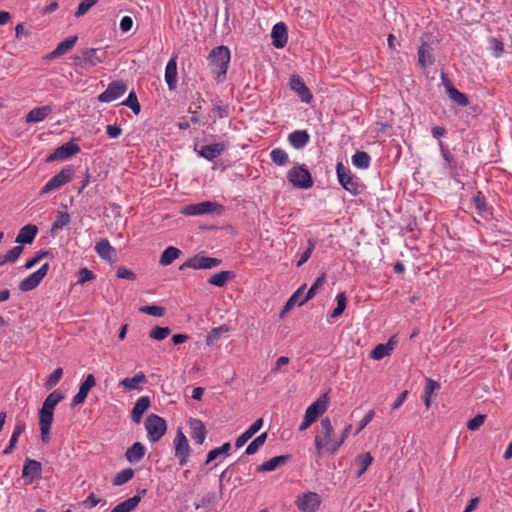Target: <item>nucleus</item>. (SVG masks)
Masks as SVG:
<instances>
[{"instance_id":"nucleus-27","label":"nucleus","mask_w":512,"mask_h":512,"mask_svg":"<svg viewBox=\"0 0 512 512\" xmlns=\"http://www.w3.org/2000/svg\"><path fill=\"white\" fill-rule=\"evenodd\" d=\"M77 40V36H71L66 38L56 46V48L49 54L48 57L50 59H53L66 54L75 46Z\"/></svg>"},{"instance_id":"nucleus-64","label":"nucleus","mask_w":512,"mask_h":512,"mask_svg":"<svg viewBox=\"0 0 512 512\" xmlns=\"http://www.w3.org/2000/svg\"><path fill=\"white\" fill-rule=\"evenodd\" d=\"M23 252L22 246H15L9 250L5 255L8 262H15Z\"/></svg>"},{"instance_id":"nucleus-48","label":"nucleus","mask_w":512,"mask_h":512,"mask_svg":"<svg viewBox=\"0 0 512 512\" xmlns=\"http://www.w3.org/2000/svg\"><path fill=\"white\" fill-rule=\"evenodd\" d=\"M267 439V432H264L257 436L246 448L245 453L247 455L255 454L260 447H262Z\"/></svg>"},{"instance_id":"nucleus-60","label":"nucleus","mask_w":512,"mask_h":512,"mask_svg":"<svg viewBox=\"0 0 512 512\" xmlns=\"http://www.w3.org/2000/svg\"><path fill=\"white\" fill-rule=\"evenodd\" d=\"M78 275L79 278L76 282L77 285H83L85 282L95 279V274L87 268H81Z\"/></svg>"},{"instance_id":"nucleus-14","label":"nucleus","mask_w":512,"mask_h":512,"mask_svg":"<svg viewBox=\"0 0 512 512\" xmlns=\"http://www.w3.org/2000/svg\"><path fill=\"white\" fill-rule=\"evenodd\" d=\"M441 79L445 91L452 102L461 107H465L469 104L468 97L464 93L456 89L453 86L452 82L445 76V74H442Z\"/></svg>"},{"instance_id":"nucleus-24","label":"nucleus","mask_w":512,"mask_h":512,"mask_svg":"<svg viewBox=\"0 0 512 512\" xmlns=\"http://www.w3.org/2000/svg\"><path fill=\"white\" fill-rule=\"evenodd\" d=\"M95 251L101 259L110 263L114 261L115 249L107 239H101L97 242L95 245Z\"/></svg>"},{"instance_id":"nucleus-62","label":"nucleus","mask_w":512,"mask_h":512,"mask_svg":"<svg viewBox=\"0 0 512 512\" xmlns=\"http://www.w3.org/2000/svg\"><path fill=\"white\" fill-rule=\"evenodd\" d=\"M315 248V243L313 240L308 241V247L301 255L300 259L297 262V267L302 266L304 263L308 261V259L311 257V254Z\"/></svg>"},{"instance_id":"nucleus-1","label":"nucleus","mask_w":512,"mask_h":512,"mask_svg":"<svg viewBox=\"0 0 512 512\" xmlns=\"http://www.w3.org/2000/svg\"><path fill=\"white\" fill-rule=\"evenodd\" d=\"M314 443L318 456H321L323 451L334 454L343 444V439L335 436L334 428L328 417L321 420L320 432L315 436Z\"/></svg>"},{"instance_id":"nucleus-56","label":"nucleus","mask_w":512,"mask_h":512,"mask_svg":"<svg viewBox=\"0 0 512 512\" xmlns=\"http://www.w3.org/2000/svg\"><path fill=\"white\" fill-rule=\"evenodd\" d=\"M140 312L155 316V317H162L165 313V310L161 306L157 305H149V306H143L140 309Z\"/></svg>"},{"instance_id":"nucleus-18","label":"nucleus","mask_w":512,"mask_h":512,"mask_svg":"<svg viewBox=\"0 0 512 512\" xmlns=\"http://www.w3.org/2000/svg\"><path fill=\"white\" fill-rule=\"evenodd\" d=\"M291 89L298 94L301 100L305 103H310L313 95L304 83V81L297 75H292L290 78Z\"/></svg>"},{"instance_id":"nucleus-53","label":"nucleus","mask_w":512,"mask_h":512,"mask_svg":"<svg viewBox=\"0 0 512 512\" xmlns=\"http://www.w3.org/2000/svg\"><path fill=\"white\" fill-rule=\"evenodd\" d=\"M473 204L480 215H483L487 211V203L482 192H477L473 196Z\"/></svg>"},{"instance_id":"nucleus-51","label":"nucleus","mask_w":512,"mask_h":512,"mask_svg":"<svg viewBox=\"0 0 512 512\" xmlns=\"http://www.w3.org/2000/svg\"><path fill=\"white\" fill-rule=\"evenodd\" d=\"M63 376V369L57 368L55 369L47 378L44 386L46 390L52 389L54 386H56L59 381L61 380Z\"/></svg>"},{"instance_id":"nucleus-29","label":"nucleus","mask_w":512,"mask_h":512,"mask_svg":"<svg viewBox=\"0 0 512 512\" xmlns=\"http://www.w3.org/2000/svg\"><path fill=\"white\" fill-rule=\"evenodd\" d=\"M309 139V134L305 130H296L290 133L288 136L290 144L296 149H301L306 146L309 142Z\"/></svg>"},{"instance_id":"nucleus-21","label":"nucleus","mask_w":512,"mask_h":512,"mask_svg":"<svg viewBox=\"0 0 512 512\" xmlns=\"http://www.w3.org/2000/svg\"><path fill=\"white\" fill-rule=\"evenodd\" d=\"M225 148L226 146L224 143H213L202 146L198 153L201 157L209 161H213L223 153Z\"/></svg>"},{"instance_id":"nucleus-39","label":"nucleus","mask_w":512,"mask_h":512,"mask_svg":"<svg viewBox=\"0 0 512 512\" xmlns=\"http://www.w3.org/2000/svg\"><path fill=\"white\" fill-rule=\"evenodd\" d=\"M70 215L66 211H58L56 215V219L52 224L51 232L54 233L55 231L63 229L65 226H67L70 223Z\"/></svg>"},{"instance_id":"nucleus-45","label":"nucleus","mask_w":512,"mask_h":512,"mask_svg":"<svg viewBox=\"0 0 512 512\" xmlns=\"http://www.w3.org/2000/svg\"><path fill=\"white\" fill-rule=\"evenodd\" d=\"M228 327L226 325H221L219 327L213 328L206 336V344L213 345L215 344L221 337L223 333L228 332Z\"/></svg>"},{"instance_id":"nucleus-6","label":"nucleus","mask_w":512,"mask_h":512,"mask_svg":"<svg viewBox=\"0 0 512 512\" xmlns=\"http://www.w3.org/2000/svg\"><path fill=\"white\" fill-rule=\"evenodd\" d=\"M336 171L342 187L354 195L358 194L360 185L357 179L352 175L350 169L346 168L342 163H338Z\"/></svg>"},{"instance_id":"nucleus-5","label":"nucleus","mask_w":512,"mask_h":512,"mask_svg":"<svg viewBox=\"0 0 512 512\" xmlns=\"http://www.w3.org/2000/svg\"><path fill=\"white\" fill-rule=\"evenodd\" d=\"M73 178V170L70 167L63 168L59 173L52 177L41 189L40 194L45 195L61 186L69 183Z\"/></svg>"},{"instance_id":"nucleus-22","label":"nucleus","mask_w":512,"mask_h":512,"mask_svg":"<svg viewBox=\"0 0 512 512\" xmlns=\"http://www.w3.org/2000/svg\"><path fill=\"white\" fill-rule=\"evenodd\" d=\"M191 429L190 436L197 444H203L207 430L204 423L199 419H191L189 422Z\"/></svg>"},{"instance_id":"nucleus-33","label":"nucleus","mask_w":512,"mask_h":512,"mask_svg":"<svg viewBox=\"0 0 512 512\" xmlns=\"http://www.w3.org/2000/svg\"><path fill=\"white\" fill-rule=\"evenodd\" d=\"M140 501L141 497L139 495H135L116 505L111 512H131L138 506Z\"/></svg>"},{"instance_id":"nucleus-58","label":"nucleus","mask_w":512,"mask_h":512,"mask_svg":"<svg viewBox=\"0 0 512 512\" xmlns=\"http://www.w3.org/2000/svg\"><path fill=\"white\" fill-rule=\"evenodd\" d=\"M489 43H490V49L492 50L493 56L496 58H499L502 55V53L504 52L503 42L496 38H491L489 40Z\"/></svg>"},{"instance_id":"nucleus-25","label":"nucleus","mask_w":512,"mask_h":512,"mask_svg":"<svg viewBox=\"0 0 512 512\" xmlns=\"http://www.w3.org/2000/svg\"><path fill=\"white\" fill-rule=\"evenodd\" d=\"M150 403V398L148 396H142L137 399L131 412V419L135 423L138 424L141 422L142 416L149 408Z\"/></svg>"},{"instance_id":"nucleus-36","label":"nucleus","mask_w":512,"mask_h":512,"mask_svg":"<svg viewBox=\"0 0 512 512\" xmlns=\"http://www.w3.org/2000/svg\"><path fill=\"white\" fill-rule=\"evenodd\" d=\"M418 63L423 68L433 64V57L426 43H423L418 49Z\"/></svg>"},{"instance_id":"nucleus-49","label":"nucleus","mask_w":512,"mask_h":512,"mask_svg":"<svg viewBox=\"0 0 512 512\" xmlns=\"http://www.w3.org/2000/svg\"><path fill=\"white\" fill-rule=\"evenodd\" d=\"M231 449V444L229 442L224 443L222 446L214 448L210 450L207 454L206 464L214 461L222 454H228Z\"/></svg>"},{"instance_id":"nucleus-41","label":"nucleus","mask_w":512,"mask_h":512,"mask_svg":"<svg viewBox=\"0 0 512 512\" xmlns=\"http://www.w3.org/2000/svg\"><path fill=\"white\" fill-rule=\"evenodd\" d=\"M64 399V395L59 390L51 392L43 402L42 407L54 410L56 405Z\"/></svg>"},{"instance_id":"nucleus-37","label":"nucleus","mask_w":512,"mask_h":512,"mask_svg":"<svg viewBox=\"0 0 512 512\" xmlns=\"http://www.w3.org/2000/svg\"><path fill=\"white\" fill-rule=\"evenodd\" d=\"M326 282V273H322L313 283V285L310 287V289L307 291L306 296L301 299L299 302V306L305 304L307 301L312 299L319 288H321Z\"/></svg>"},{"instance_id":"nucleus-16","label":"nucleus","mask_w":512,"mask_h":512,"mask_svg":"<svg viewBox=\"0 0 512 512\" xmlns=\"http://www.w3.org/2000/svg\"><path fill=\"white\" fill-rule=\"evenodd\" d=\"M96 385V379L93 374H88L81 383L78 393L73 397L70 406L72 408L84 403L89 391Z\"/></svg>"},{"instance_id":"nucleus-11","label":"nucleus","mask_w":512,"mask_h":512,"mask_svg":"<svg viewBox=\"0 0 512 512\" xmlns=\"http://www.w3.org/2000/svg\"><path fill=\"white\" fill-rule=\"evenodd\" d=\"M127 85L123 81L111 82L107 89L98 96V100L103 103L112 102L125 94Z\"/></svg>"},{"instance_id":"nucleus-43","label":"nucleus","mask_w":512,"mask_h":512,"mask_svg":"<svg viewBox=\"0 0 512 512\" xmlns=\"http://www.w3.org/2000/svg\"><path fill=\"white\" fill-rule=\"evenodd\" d=\"M438 388H439V384L436 381H434L430 378L426 379V385H425V389H424L423 399H424V404L427 408L430 407L431 397H432L434 391Z\"/></svg>"},{"instance_id":"nucleus-52","label":"nucleus","mask_w":512,"mask_h":512,"mask_svg":"<svg viewBox=\"0 0 512 512\" xmlns=\"http://www.w3.org/2000/svg\"><path fill=\"white\" fill-rule=\"evenodd\" d=\"M171 333V330L169 327H154L150 333L149 337L153 340L162 341L165 338H167Z\"/></svg>"},{"instance_id":"nucleus-42","label":"nucleus","mask_w":512,"mask_h":512,"mask_svg":"<svg viewBox=\"0 0 512 512\" xmlns=\"http://www.w3.org/2000/svg\"><path fill=\"white\" fill-rule=\"evenodd\" d=\"M134 476V470L131 468H126L118 472L112 480L113 485L121 486L127 482H129Z\"/></svg>"},{"instance_id":"nucleus-32","label":"nucleus","mask_w":512,"mask_h":512,"mask_svg":"<svg viewBox=\"0 0 512 512\" xmlns=\"http://www.w3.org/2000/svg\"><path fill=\"white\" fill-rule=\"evenodd\" d=\"M146 382V376L140 372L134 377H127L120 381L119 385L128 391L139 390L140 385Z\"/></svg>"},{"instance_id":"nucleus-23","label":"nucleus","mask_w":512,"mask_h":512,"mask_svg":"<svg viewBox=\"0 0 512 512\" xmlns=\"http://www.w3.org/2000/svg\"><path fill=\"white\" fill-rule=\"evenodd\" d=\"M165 82L167 83L170 90H173L177 86V57L173 56L168 61L165 68Z\"/></svg>"},{"instance_id":"nucleus-8","label":"nucleus","mask_w":512,"mask_h":512,"mask_svg":"<svg viewBox=\"0 0 512 512\" xmlns=\"http://www.w3.org/2000/svg\"><path fill=\"white\" fill-rule=\"evenodd\" d=\"M49 264H43L37 271L33 272L19 283V289L27 292L35 289L47 275Z\"/></svg>"},{"instance_id":"nucleus-46","label":"nucleus","mask_w":512,"mask_h":512,"mask_svg":"<svg viewBox=\"0 0 512 512\" xmlns=\"http://www.w3.org/2000/svg\"><path fill=\"white\" fill-rule=\"evenodd\" d=\"M372 461L373 458L369 452L361 454L357 457L356 462L360 466L357 477H361L367 471Z\"/></svg>"},{"instance_id":"nucleus-20","label":"nucleus","mask_w":512,"mask_h":512,"mask_svg":"<svg viewBox=\"0 0 512 512\" xmlns=\"http://www.w3.org/2000/svg\"><path fill=\"white\" fill-rule=\"evenodd\" d=\"M42 473V465L40 462L32 459H26L23 470H22V477L23 478H30V482H32L34 479L40 478Z\"/></svg>"},{"instance_id":"nucleus-38","label":"nucleus","mask_w":512,"mask_h":512,"mask_svg":"<svg viewBox=\"0 0 512 512\" xmlns=\"http://www.w3.org/2000/svg\"><path fill=\"white\" fill-rule=\"evenodd\" d=\"M393 347L391 341L386 344H378L371 352L370 357L374 360H381L390 355Z\"/></svg>"},{"instance_id":"nucleus-50","label":"nucleus","mask_w":512,"mask_h":512,"mask_svg":"<svg viewBox=\"0 0 512 512\" xmlns=\"http://www.w3.org/2000/svg\"><path fill=\"white\" fill-rule=\"evenodd\" d=\"M337 306L331 313V318L339 317L345 310L347 298L344 292H340L336 296Z\"/></svg>"},{"instance_id":"nucleus-57","label":"nucleus","mask_w":512,"mask_h":512,"mask_svg":"<svg viewBox=\"0 0 512 512\" xmlns=\"http://www.w3.org/2000/svg\"><path fill=\"white\" fill-rule=\"evenodd\" d=\"M25 429H26V424L23 421H18L14 426V429H13V432H12L9 442L12 443V445H16L19 437L25 431Z\"/></svg>"},{"instance_id":"nucleus-34","label":"nucleus","mask_w":512,"mask_h":512,"mask_svg":"<svg viewBox=\"0 0 512 512\" xmlns=\"http://www.w3.org/2000/svg\"><path fill=\"white\" fill-rule=\"evenodd\" d=\"M180 254L181 251L178 248L169 246L163 251L159 263L162 266H168L172 264L180 256Z\"/></svg>"},{"instance_id":"nucleus-44","label":"nucleus","mask_w":512,"mask_h":512,"mask_svg":"<svg viewBox=\"0 0 512 512\" xmlns=\"http://www.w3.org/2000/svg\"><path fill=\"white\" fill-rule=\"evenodd\" d=\"M54 410L41 407L39 410V427H51L53 423Z\"/></svg>"},{"instance_id":"nucleus-4","label":"nucleus","mask_w":512,"mask_h":512,"mask_svg":"<svg viewBox=\"0 0 512 512\" xmlns=\"http://www.w3.org/2000/svg\"><path fill=\"white\" fill-rule=\"evenodd\" d=\"M287 179L293 186L308 189L313 185L310 172L304 166H294L287 172Z\"/></svg>"},{"instance_id":"nucleus-15","label":"nucleus","mask_w":512,"mask_h":512,"mask_svg":"<svg viewBox=\"0 0 512 512\" xmlns=\"http://www.w3.org/2000/svg\"><path fill=\"white\" fill-rule=\"evenodd\" d=\"M79 151L80 147L78 144H75L72 141L67 142L62 146L56 148L54 152L47 158V162L68 159L69 157L77 154Z\"/></svg>"},{"instance_id":"nucleus-28","label":"nucleus","mask_w":512,"mask_h":512,"mask_svg":"<svg viewBox=\"0 0 512 512\" xmlns=\"http://www.w3.org/2000/svg\"><path fill=\"white\" fill-rule=\"evenodd\" d=\"M145 447L140 442H135L125 453V457L131 464L138 463L145 455Z\"/></svg>"},{"instance_id":"nucleus-35","label":"nucleus","mask_w":512,"mask_h":512,"mask_svg":"<svg viewBox=\"0 0 512 512\" xmlns=\"http://www.w3.org/2000/svg\"><path fill=\"white\" fill-rule=\"evenodd\" d=\"M234 277H235V274L232 271H221V272H218V273L212 275L208 279V282L211 285H214L217 287H223V286H225V284L227 283L228 280H230Z\"/></svg>"},{"instance_id":"nucleus-10","label":"nucleus","mask_w":512,"mask_h":512,"mask_svg":"<svg viewBox=\"0 0 512 512\" xmlns=\"http://www.w3.org/2000/svg\"><path fill=\"white\" fill-rule=\"evenodd\" d=\"M175 456L181 466L186 465L190 454V446L184 433L179 429L174 438Z\"/></svg>"},{"instance_id":"nucleus-31","label":"nucleus","mask_w":512,"mask_h":512,"mask_svg":"<svg viewBox=\"0 0 512 512\" xmlns=\"http://www.w3.org/2000/svg\"><path fill=\"white\" fill-rule=\"evenodd\" d=\"M289 456L287 455H280L273 457L269 459L268 461L264 462L260 466L257 467L258 472H270L276 470L278 467L284 465Z\"/></svg>"},{"instance_id":"nucleus-55","label":"nucleus","mask_w":512,"mask_h":512,"mask_svg":"<svg viewBox=\"0 0 512 512\" xmlns=\"http://www.w3.org/2000/svg\"><path fill=\"white\" fill-rule=\"evenodd\" d=\"M122 104L129 107L135 114H139L141 110L140 104L134 91L129 93L127 99Z\"/></svg>"},{"instance_id":"nucleus-7","label":"nucleus","mask_w":512,"mask_h":512,"mask_svg":"<svg viewBox=\"0 0 512 512\" xmlns=\"http://www.w3.org/2000/svg\"><path fill=\"white\" fill-rule=\"evenodd\" d=\"M221 264V260L214 257H208L201 254H197L192 258L188 259L180 269L192 268V269H212Z\"/></svg>"},{"instance_id":"nucleus-26","label":"nucleus","mask_w":512,"mask_h":512,"mask_svg":"<svg viewBox=\"0 0 512 512\" xmlns=\"http://www.w3.org/2000/svg\"><path fill=\"white\" fill-rule=\"evenodd\" d=\"M37 233V226L33 224H27L19 230V233L16 237V242L19 244H30L34 241Z\"/></svg>"},{"instance_id":"nucleus-54","label":"nucleus","mask_w":512,"mask_h":512,"mask_svg":"<svg viewBox=\"0 0 512 512\" xmlns=\"http://www.w3.org/2000/svg\"><path fill=\"white\" fill-rule=\"evenodd\" d=\"M98 1L99 0H82L75 11V17L79 18L84 16Z\"/></svg>"},{"instance_id":"nucleus-47","label":"nucleus","mask_w":512,"mask_h":512,"mask_svg":"<svg viewBox=\"0 0 512 512\" xmlns=\"http://www.w3.org/2000/svg\"><path fill=\"white\" fill-rule=\"evenodd\" d=\"M271 160L279 166H284L288 163V154L281 148H275L270 152Z\"/></svg>"},{"instance_id":"nucleus-2","label":"nucleus","mask_w":512,"mask_h":512,"mask_svg":"<svg viewBox=\"0 0 512 512\" xmlns=\"http://www.w3.org/2000/svg\"><path fill=\"white\" fill-rule=\"evenodd\" d=\"M230 59L231 53L227 46L220 45L210 51L207 57L208 67L217 82L226 79Z\"/></svg>"},{"instance_id":"nucleus-9","label":"nucleus","mask_w":512,"mask_h":512,"mask_svg":"<svg viewBox=\"0 0 512 512\" xmlns=\"http://www.w3.org/2000/svg\"><path fill=\"white\" fill-rule=\"evenodd\" d=\"M296 505L301 512H317L321 498L315 492H307L297 498Z\"/></svg>"},{"instance_id":"nucleus-13","label":"nucleus","mask_w":512,"mask_h":512,"mask_svg":"<svg viewBox=\"0 0 512 512\" xmlns=\"http://www.w3.org/2000/svg\"><path fill=\"white\" fill-rule=\"evenodd\" d=\"M218 204L211 201H204L195 204H189L181 210V214L187 216H197L212 213L216 211Z\"/></svg>"},{"instance_id":"nucleus-63","label":"nucleus","mask_w":512,"mask_h":512,"mask_svg":"<svg viewBox=\"0 0 512 512\" xmlns=\"http://www.w3.org/2000/svg\"><path fill=\"white\" fill-rule=\"evenodd\" d=\"M49 254L48 251H38L30 260H28L25 264V269H30L39 263L44 257Z\"/></svg>"},{"instance_id":"nucleus-12","label":"nucleus","mask_w":512,"mask_h":512,"mask_svg":"<svg viewBox=\"0 0 512 512\" xmlns=\"http://www.w3.org/2000/svg\"><path fill=\"white\" fill-rule=\"evenodd\" d=\"M104 61V57L98 55V49L87 48L81 56L74 57V64L81 67L96 66Z\"/></svg>"},{"instance_id":"nucleus-19","label":"nucleus","mask_w":512,"mask_h":512,"mask_svg":"<svg viewBox=\"0 0 512 512\" xmlns=\"http://www.w3.org/2000/svg\"><path fill=\"white\" fill-rule=\"evenodd\" d=\"M271 37L275 48H283L288 40L286 25L283 22L276 23L272 28Z\"/></svg>"},{"instance_id":"nucleus-59","label":"nucleus","mask_w":512,"mask_h":512,"mask_svg":"<svg viewBox=\"0 0 512 512\" xmlns=\"http://www.w3.org/2000/svg\"><path fill=\"white\" fill-rule=\"evenodd\" d=\"M212 113L214 116L221 119L228 116V108L222 105L220 100H217L213 104Z\"/></svg>"},{"instance_id":"nucleus-3","label":"nucleus","mask_w":512,"mask_h":512,"mask_svg":"<svg viewBox=\"0 0 512 512\" xmlns=\"http://www.w3.org/2000/svg\"><path fill=\"white\" fill-rule=\"evenodd\" d=\"M145 428L148 438L152 442H157L165 434L167 425L162 417L156 414H150L145 420Z\"/></svg>"},{"instance_id":"nucleus-30","label":"nucleus","mask_w":512,"mask_h":512,"mask_svg":"<svg viewBox=\"0 0 512 512\" xmlns=\"http://www.w3.org/2000/svg\"><path fill=\"white\" fill-rule=\"evenodd\" d=\"M52 108L50 106H41L32 109L26 116L27 123H37L43 121L49 114Z\"/></svg>"},{"instance_id":"nucleus-17","label":"nucleus","mask_w":512,"mask_h":512,"mask_svg":"<svg viewBox=\"0 0 512 512\" xmlns=\"http://www.w3.org/2000/svg\"><path fill=\"white\" fill-rule=\"evenodd\" d=\"M328 407L327 394L321 395L315 402L308 406L305 411L306 418L311 419L313 422L322 415Z\"/></svg>"},{"instance_id":"nucleus-40","label":"nucleus","mask_w":512,"mask_h":512,"mask_svg":"<svg viewBox=\"0 0 512 512\" xmlns=\"http://www.w3.org/2000/svg\"><path fill=\"white\" fill-rule=\"evenodd\" d=\"M370 161V156L364 151H358L352 156V163L357 168H368L370 165Z\"/></svg>"},{"instance_id":"nucleus-61","label":"nucleus","mask_w":512,"mask_h":512,"mask_svg":"<svg viewBox=\"0 0 512 512\" xmlns=\"http://www.w3.org/2000/svg\"><path fill=\"white\" fill-rule=\"evenodd\" d=\"M485 415L479 414L474 418L470 419L467 423V428L471 431L479 429L485 422Z\"/></svg>"}]
</instances>
